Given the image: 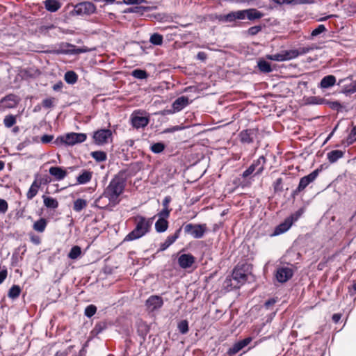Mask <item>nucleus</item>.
Instances as JSON below:
<instances>
[{
    "instance_id": "1",
    "label": "nucleus",
    "mask_w": 356,
    "mask_h": 356,
    "mask_svg": "<svg viewBox=\"0 0 356 356\" xmlns=\"http://www.w3.org/2000/svg\"><path fill=\"white\" fill-rule=\"evenodd\" d=\"M136 227L124 238V241L138 239L147 234L152 225V218H147L142 216L135 218Z\"/></svg>"
},
{
    "instance_id": "2",
    "label": "nucleus",
    "mask_w": 356,
    "mask_h": 356,
    "mask_svg": "<svg viewBox=\"0 0 356 356\" xmlns=\"http://www.w3.org/2000/svg\"><path fill=\"white\" fill-rule=\"evenodd\" d=\"M124 189V183L123 180L119 177H114L106 188L104 195L107 197L110 202H115L118 201L119 196L123 193Z\"/></svg>"
},
{
    "instance_id": "3",
    "label": "nucleus",
    "mask_w": 356,
    "mask_h": 356,
    "mask_svg": "<svg viewBox=\"0 0 356 356\" xmlns=\"http://www.w3.org/2000/svg\"><path fill=\"white\" fill-rule=\"evenodd\" d=\"M184 231L186 234L191 236L194 238H201L207 232L206 224L188 223L184 225Z\"/></svg>"
},
{
    "instance_id": "4",
    "label": "nucleus",
    "mask_w": 356,
    "mask_h": 356,
    "mask_svg": "<svg viewBox=\"0 0 356 356\" xmlns=\"http://www.w3.org/2000/svg\"><path fill=\"white\" fill-rule=\"evenodd\" d=\"M266 159L261 156L258 159L254 160L252 163L242 173V177L245 179L254 172L255 175H260L264 170V164Z\"/></svg>"
},
{
    "instance_id": "5",
    "label": "nucleus",
    "mask_w": 356,
    "mask_h": 356,
    "mask_svg": "<svg viewBox=\"0 0 356 356\" xmlns=\"http://www.w3.org/2000/svg\"><path fill=\"white\" fill-rule=\"evenodd\" d=\"M294 270L292 265L282 266L277 267L275 271L276 280L280 283H285L293 275Z\"/></svg>"
},
{
    "instance_id": "6",
    "label": "nucleus",
    "mask_w": 356,
    "mask_h": 356,
    "mask_svg": "<svg viewBox=\"0 0 356 356\" xmlns=\"http://www.w3.org/2000/svg\"><path fill=\"white\" fill-rule=\"evenodd\" d=\"M320 172L319 169H316L312 172L310 174L302 177L300 179L299 184L296 190L292 193L293 196L298 195L301 191H302L310 183L313 182L318 175Z\"/></svg>"
},
{
    "instance_id": "7",
    "label": "nucleus",
    "mask_w": 356,
    "mask_h": 356,
    "mask_svg": "<svg viewBox=\"0 0 356 356\" xmlns=\"http://www.w3.org/2000/svg\"><path fill=\"white\" fill-rule=\"evenodd\" d=\"M73 13L76 15H90L96 12V6L92 2L83 1L77 3L73 10Z\"/></svg>"
},
{
    "instance_id": "8",
    "label": "nucleus",
    "mask_w": 356,
    "mask_h": 356,
    "mask_svg": "<svg viewBox=\"0 0 356 356\" xmlns=\"http://www.w3.org/2000/svg\"><path fill=\"white\" fill-rule=\"evenodd\" d=\"M130 118L131 125L137 129L145 127L149 122V118L147 116H143V112L140 110L135 111L131 115Z\"/></svg>"
},
{
    "instance_id": "9",
    "label": "nucleus",
    "mask_w": 356,
    "mask_h": 356,
    "mask_svg": "<svg viewBox=\"0 0 356 356\" xmlns=\"http://www.w3.org/2000/svg\"><path fill=\"white\" fill-rule=\"evenodd\" d=\"M258 132V129H247L242 130L238 134L240 142L242 144L246 145H250L253 143L254 140L257 138Z\"/></svg>"
},
{
    "instance_id": "10",
    "label": "nucleus",
    "mask_w": 356,
    "mask_h": 356,
    "mask_svg": "<svg viewBox=\"0 0 356 356\" xmlns=\"http://www.w3.org/2000/svg\"><path fill=\"white\" fill-rule=\"evenodd\" d=\"M112 137V131L108 129H102L94 132L93 140L95 144L102 145L108 143Z\"/></svg>"
},
{
    "instance_id": "11",
    "label": "nucleus",
    "mask_w": 356,
    "mask_h": 356,
    "mask_svg": "<svg viewBox=\"0 0 356 356\" xmlns=\"http://www.w3.org/2000/svg\"><path fill=\"white\" fill-rule=\"evenodd\" d=\"M87 139L86 134L70 132L65 134L66 145L74 146L83 143Z\"/></svg>"
},
{
    "instance_id": "12",
    "label": "nucleus",
    "mask_w": 356,
    "mask_h": 356,
    "mask_svg": "<svg viewBox=\"0 0 356 356\" xmlns=\"http://www.w3.org/2000/svg\"><path fill=\"white\" fill-rule=\"evenodd\" d=\"M146 307L149 312H154L160 309L163 305V300L159 296H151L146 300Z\"/></svg>"
},
{
    "instance_id": "13",
    "label": "nucleus",
    "mask_w": 356,
    "mask_h": 356,
    "mask_svg": "<svg viewBox=\"0 0 356 356\" xmlns=\"http://www.w3.org/2000/svg\"><path fill=\"white\" fill-rule=\"evenodd\" d=\"M190 104L188 97L186 96H181L177 98L172 104V111H169V113H174L183 110Z\"/></svg>"
},
{
    "instance_id": "14",
    "label": "nucleus",
    "mask_w": 356,
    "mask_h": 356,
    "mask_svg": "<svg viewBox=\"0 0 356 356\" xmlns=\"http://www.w3.org/2000/svg\"><path fill=\"white\" fill-rule=\"evenodd\" d=\"M251 341H252V338L247 337L243 340L236 342L232 346V347H231L228 349L227 354L229 355V356H232L233 355L236 354L240 350H241L243 348L247 346Z\"/></svg>"
},
{
    "instance_id": "15",
    "label": "nucleus",
    "mask_w": 356,
    "mask_h": 356,
    "mask_svg": "<svg viewBox=\"0 0 356 356\" xmlns=\"http://www.w3.org/2000/svg\"><path fill=\"white\" fill-rule=\"evenodd\" d=\"M232 279L236 282L237 284H243L248 278V275L245 273L243 268L236 266L232 272Z\"/></svg>"
},
{
    "instance_id": "16",
    "label": "nucleus",
    "mask_w": 356,
    "mask_h": 356,
    "mask_svg": "<svg viewBox=\"0 0 356 356\" xmlns=\"http://www.w3.org/2000/svg\"><path fill=\"white\" fill-rule=\"evenodd\" d=\"M195 261V257L191 254H183L178 258V264L182 268H188L191 267Z\"/></svg>"
},
{
    "instance_id": "17",
    "label": "nucleus",
    "mask_w": 356,
    "mask_h": 356,
    "mask_svg": "<svg viewBox=\"0 0 356 356\" xmlns=\"http://www.w3.org/2000/svg\"><path fill=\"white\" fill-rule=\"evenodd\" d=\"M181 231V227H179L173 234L168 236L165 241L160 245L159 251H164L168 249L172 244H173L179 237Z\"/></svg>"
},
{
    "instance_id": "18",
    "label": "nucleus",
    "mask_w": 356,
    "mask_h": 356,
    "mask_svg": "<svg viewBox=\"0 0 356 356\" xmlns=\"http://www.w3.org/2000/svg\"><path fill=\"white\" fill-rule=\"evenodd\" d=\"M292 224V220L289 218H286L283 222L275 227L271 236H275L286 232L290 229Z\"/></svg>"
},
{
    "instance_id": "19",
    "label": "nucleus",
    "mask_w": 356,
    "mask_h": 356,
    "mask_svg": "<svg viewBox=\"0 0 356 356\" xmlns=\"http://www.w3.org/2000/svg\"><path fill=\"white\" fill-rule=\"evenodd\" d=\"M49 172L58 181L63 180L67 175L66 170L58 166L51 167Z\"/></svg>"
},
{
    "instance_id": "20",
    "label": "nucleus",
    "mask_w": 356,
    "mask_h": 356,
    "mask_svg": "<svg viewBox=\"0 0 356 356\" xmlns=\"http://www.w3.org/2000/svg\"><path fill=\"white\" fill-rule=\"evenodd\" d=\"M336 77L334 75L325 76L318 84V88L321 89H327L336 83Z\"/></svg>"
},
{
    "instance_id": "21",
    "label": "nucleus",
    "mask_w": 356,
    "mask_h": 356,
    "mask_svg": "<svg viewBox=\"0 0 356 356\" xmlns=\"http://www.w3.org/2000/svg\"><path fill=\"white\" fill-rule=\"evenodd\" d=\"M45 9L50 13H55L61 8L58 0H45L43 2Z\"/></svg>"
},
{
    "instance_id": "22",
    "label": "nucleus",
    "mask_w": 356,
    "mask_h": 356,
    "mask_svg": "<svg viewBox=\"0 0 356 356\" xmlns=\"http://www.w3.org/2000/svg\"><path fill=\"white\" fill-rule=\"evenodd\" d=\"M345 152L340 149H334L327 154V159L330 163L337 162L344 156Z\"/></svg>"
},
{
    "instance_id": "23",
    "label": "nucleus",
    "mask_w": 356,
    "mask_h": 356,
    "mask_svg": "<svg viewBox=\"0 0 356 356\" xmlns=\"http://www.w3.org/2000/svg\"><path fill=\"white\" fill-rule=\"evenodd\" d=\"M41 186V183L38 180H34V181L31 185L27 193L26 197L28 200H32L38 193V190Z\"/></svg>"
},
{
    "instance_id": "24",
    "label": "nucleus",
    "mask_w": 356,
    "mask_h": 356,
    "mask_svg": "<svg viewBox=\"0 0 356 356\" xmlns=\"http://www.w3.org/2000/svg\"><path fill=\"white\" fill-rule=\"evenodd\" d=\"M247 19L250 21L261 19L264 16V13L255 8L246 9Z\"/></svg>"
},
{
    "instance_id": "25",
    "label": "nucleus",
    "mask_w": 356,
    "mask_h": 356,
    "mask_svg": "<svg viewBox=\"0 0 356 356\" xmlns=\"http://www.w3.org/2000/svg\"><path fill=\"white\" fill-rule=\"evenodd\" d=\"M92 178V172L88 170H83L77 178V182L79 184H85L89 182Z\"/></svg>"
},
{
    "instance_id": "26",
    "label": "nucleus",
    "mask_w": 356,
    "mask_h": 356,
    "mask_svg": "<svg viewBox=\"0 0 356 356\" xmlns=\"http://www.w3.org/2000/svg\"><path fill=\"white\" fill-rule=\"evenodd\" d=\"M342 92L346 95H350L356 92V81H351L349 83L344 84Z\"/></svg>"
},
{
    "instance_id": "27",
    "label": "nucleus",
    "mask_w": 356,
    "mask_h": 356,
    "mask_svg": "<svg viewBox=\"0 0 356 356\" xmlns=\"http://www.w3.org/2000/svg\"><path fill=\"white\" fill-rule=\"evenodd\" d=\"M257 67L263 73H270L273 71L270 63L264 59H260L257 63Z\"/></svg>"
},
{
    "instance_id": "28",
    "label": "nucleus",
    "mask_w": 356,
    "mask_h": 356,
    "mask_svg": "<svg viewBox=\"0 0 356 356\" xmlns=\"http://www.w3.org/2000/svg\"><path fill=\"white\" fill-rule=\"evenodd\" d=\"M44 204L47 208L49 209H56L58 207V202L56 199L51 197H47L45 195L42 196Z\"/></svg>"
},
{
    "instance_id": "29",
    "label": "nucleus",
    "mask_w": 356,
    "mask_h": 356,
    "mask_svg": "<svg viewBox=\"0 0 356 356\" xmlns=\"http://www.w3.org/2000/svg\"><path fill=\"white\" fill-rule=\"evenodd\" d=\"M168 222L165 219H158L155 223V229L159 233H163L167 230Z\"/></svg>"
},
{
    "instance_id": "30",
    "label": "nucleus",
    "mask_w": 356,
    "mask_h": 356,
    "mask_svg": "<svg viewBox=\"0 0 356 356\" xmlns=\"http://www.w3.org/2000/svg\"><path fill=\"white\" fill-rule=\"evenodd\" d=\"M325 102L327 99L317 96H311L307 99V104L310 105L325 104Z\"/></svg>"
},
{
    "instance_id": "31",
    "label": "nucleus",
    "mask_w": 356,
    "mask_h": 356,
    "mask_svg": "<svg viewBox=\"0 0 356 356\" xmlns=\"http://www.w3.org/2000/svg\"><path fill=\"white\" fill-rule=\"evenodd\" d=\"M47 220L44 218H40L33 224L34 230L38 232H43L47 227Z\"/></svg>"
},
{
    "instance_id": "32",
    "label": "nucleus",
    "mask_w": 356,
    "mask_h": 356,
    "mask_svg": "<svg viewBox=\"0 0 356 356\" xmlns=\"http://www.w3.org/2000/svg\"><path fill=\"white\" fill-rule=\"evenodd\" d=\"M87 206V201L86 200L78 198L74 202L73 209L76 212H80Z\"/></svg>"
},
{
    "instance_id": "33",
    "label": "nucleus",
    "mask_w": 356,
    "mask_h": 356,
    "mask_svg": "<svg viewBox=\"0 0 356 356\" xmlns=\"http://www.w3.org/2000/svg\"><path fill=\"white\" fill-rule=\"evenodd\" d=\"M65 81L68 84H74L78 79L76 74L74 71H67L65 74Z\"/></svg>"
},
{
    "instance_id": "34",
    "label": "nucleus",
    "mask_w": 356,
    "mask_h": 356,
    "mask_svg": "<svg viewBox=\"0 0 356 356\" xmlns=\"http://www.w3.org/2000/svg\"><path fill=\"white\" fill-rule=\"evenodd\" d=\"M91 156L97 162H102L106 160V154L103 151H95L91 152Z\"/></svg>"
},
{
    "instance_id": "35",
    "label": "nucleus",
    "mask_w": 356,
    "mask_h": 356,
    "mask_svg": "<svg viewBox=\"0 0 356 356\" xmlns=\"http://www.w3.org/2000/svg\"><path fill=\"white\" fill-rule=\"evenodd\" d=\"M21 288L18 285H13L8 291V296L11 299H15L19 296Z\"/></svg>"
},
{
    "instance_id": "36",
    "label": "nucleus",
    "mask_w": 356,
    "mask_h": 356,
    "mask_svg": "<svg viewBox=\"0 0 356 356\" xmlns=\"http://www.w3.org/2000/svg\"><path fill=\"white\" fill-rule=\"evenodd\" d=\"M131 76L138 79H145L148 76V74L145 70L136 69L131 72Z\"/></svg>"
},
{
    "instance_id": "37",
    "label": "nucleus",
    "mask_w": 356,
    "mask_h": 356,
    "mask_svg": "<svg viewBox=\"0 0 356 356\" xmlns=\"http://www.w3.org/2000/svg\"><path fill=\"white\" fill-rule=\"evenodd\" d=\"M217 19L221 22H232L236 20L234 11L226 15H220Z\"/></svg>"
},
{
    "instance_id": "38",
    "label": "nucleus",
    "mask_w": 356,
    "mask_h": 356,
    "mask_svg": "<svg viewBox=\"0 0 356 356\" xmlns=\"http://www.w3.org/2000/svg\"><path fill=\"white\" fill-rule=\"evenodd\" d=\"M81 254V249L79 246H73L70 252L68 253V257L71 259H77Z\"/></svg>"
},
{
    "instance_id": "39",
    "label": "nucleus",
    "mask_w": 356,
    "mask_h": 356,
    "mask_svg": "<svg viewBox=\"0 0 356 356\" xmlns=\"http://www.w3.org/2000/svg\"><path fill=\"white\" fill-rule=\"evenodd\" d=\"M16 116L13 115H6L3 119V124L6 127L10 128L16 123Z\"/></svg>"
},
{
    "instance_id": "40",
    "label": "nucleus",
    "mask_w": 356,
    "mask_h": 356,
    "mask_svg": "<svg viewBox=\"0 0 356 356\" xmlns=\"http://www.w3.org/2000/svg\"><path fill=\"white\" fill-rule=\"evenodd\" d=\"M163 41V36L159 33H154L149 38V42L154 45H161Z\"/></svg>"
},
{
    "instance_id": "41",
    "label": "nucleus",
    "mask_w": 356,
    "mask_h": 356,
    "mask_svg": "<svg viewBox=\"0 0 356 356\" xmlns=\"http://www.w3.org/2000/svg\"><path fill=\"white\" fill-rule=\"evenodd\" d=\"M266 58L268 60H270L278 61V62H282V61L286 60L284 52L278 53V54H271V55H267Z\"/></svg>"
},
{
    "instance_id": "42",
    "label": "nucleus",
    "mask_w": 356,
    "mask_h": 356,
    "mask_svg": "<svg viewBox=\"0 0 356 356\" xmlns=\"http://www.w3.org/2000/svg\"><path fill=\"white\" fill-rule=\"evenodd\" d=\"M165 146L163 143L159 142L152 144L150 147V149L155 154H159L165 149Z\"/></svg>"
},
{
    "instance_id": "43",
    "label": "nucleus",
    "mask_w": 356,
    "mask_h": 356,
    "mask_svg": "<svg viewBox=\"0 0 356 356\" xmlns=\"http://www.w3.org/2000/svg\"><path fill=\"white\" fill-rule=\"evenodd\" d=\"M177 328L181 334H186L188 332V322L186 320L181 321L178 323Z\"/></svg>"
},
{
    "instance_id": "44",
    "label": "nucleus",
    "mask_w": 356,
    "mask_h": 356,
    "mask_svg": "<svg viewBox=\"0 0 356 356\" xmlns=\"http://www.w3.org/2000/svg\"><path fill=\"white\" fill-rule=\"evenodd\" d=\"M107 327V324L106 322H104V321H102V322H99V323H97L93 330H92V332L95 334H98L99 333H101L102 331H104V330H106Z\"/></svg>"
},
{
    "instance_id": "45",
    "label": "nucleus",
    "mask_w": 356,
    "mask_h": 356,
    "mask_svg": "<svg viewBox=\"0 0 356 356\" xmlns=\"http://www.w3.org/2000/svg\"><path fill=\"white\" fill-rule=\"evenodd\" d=\"M97 312V307L94 305H90L87 306L85 309V316H86L88 318H91Z\"/></svg>"
},
{
    "instance_id": "46",
    "label": "nucleus",
    "mask_w": 356,
    "mask_h": 356,
    "mask_svg": "<svg viewBox=\"0 0 356 356\" xmlns=\"http://www.w3.org/2000/svg\"><path fill=\"white\" fill-rule=\"evenodd\" d=\"M284 52V56H285V58H286V60H291V59L296 58H297L299 56L297 49H292V50H289V51H285Z\"/></svg>"
},
{
    "instance_id": "47",
    "label": "nucleus",
    "mask_w": 356,
    "mask_h": 356,
    "mask_svg": "<svg viewBox=\"0 0 356 356\" xmlns=\"http://www.w3.org/2000/svg\"><path fill=\"white\" fill-rule=\"evenodd\" d=\"M356 141V125L353 127L347 137L348 144H353Z\"/></svg>"
},
{
    "instance_id": "48",
    "label": "nucleus",
    "mask_w": 356,
    "mask_h": 356,
    "mask_svg": "<svg viewBox=\"0 0 356 356\" xmlns=\"http://www.w3.org/2000/svg\"><path fill=\"white\" fill-rule=\"evenodd\" d=\"M326 31V28L323 24H319L316 29H314L311 33L312 37L317 36L321 33L325 32Z\"/></svg>"
},
{
    "instance_id": "49",
    "label": "nucleus",
    "mask_w": 356,
    "mask_h": 356,
    "mask_svg": "<svg viewBox=\"0 0 356 356\" xmlns=\"http://www.w3.org/2000/svg\"><path fill=\"white\" fill-rule=\"evenodd\" d=\"M325 104L328 105L330 108L336 111H340L342 108L341 104L337 101L331 102L327 100Z\"/></svg>"
},
{
    "instance_id": "50",
    "label": "nucleus",
    "mask_w": 356,
    "mask_h": 356,
    "mask_svg": "<svg viewBox=\"0 0 356 356\" xmlns=\"http://www.w3.org/2000/svg\"><path fill=\"white\" fill-rule=\"evenodd\" d=\"M55 99L54 97L46 98L42 101V106L46 108H50L54 106Z\"/></svg>"
},
{
    "instance_id": "51",
    "label": "nucleus",
    "mask_w": 356,
    "mask_h": 356,
    "mask_svg": "<svg viewBox=\"0 0 356 356\" xmlns=\"http://www.w3.org/2000/svg\"><path fill=\"white\" fill-rule=\"evenodd\" d=\"M15 98L16 97L13 95H7L6 97H5L3 99H2V102H6V101H9L10 102L8 105L7 106L8 107H13L15 104H16V100H15Z\"/></svg>"
},
{
    "instance_id": "52",
    "label": "nucleus",
    "mask_w": 356,
    "mask_h": 356,
    "mask_svg": "<svg viewBox=\"0 0 356 356\" xmlns=\"http://www.w3.org/2000/svg\"><path fill=\"white\" fill-rule=\"evenodd\" d=\"M171 209L169 208H163L159 213V219H165L168 218L170 216V213Z\"/></svg>"
},
{
    "instance_id": "53",
    "label": "nucleus",
    "mask_w": 356,
    "mask_h": 356,
    "mask_svg": "<svg viewBox=\"0 0 356 356\" xmlns=\"http://www.w3.org/2000/svg\"><path fill=\"white\" fill-rule=\"evenodd\" d=\"M234 15H235L236 20V19L242 20V19H244L247 18L246 10H241L234 11Z\"/></svg>"
},
{
    "instance_id": "54",
    "label": "nucleus",
    "mask_w": 356,
    "mask_h": 356,
    "mask_svg": "<svg viewBox=\"0 0 356 356\" xmlns=\"http://www.w3.org/2000/svg\"><path fill=\"white\" fill-rule=\"evenodd\" d=\"M8 204L7 202L3 199L0 198V213L4 214L8 211Z\"/></svg>"
},
{
    "instance_id": "55",
    "label": "nucleus",
    "mask_w": 356,
    "mask_h": 356,
    "mask_svg": "<svg viewBox=\"0 0 356 356\" xmlns=\"http://www.w3.org/2000/svg\"><path fill=\"white\" fill-rule=\"evenodd\" d=\"M261 31V26H252L250 27L248 30V33L250 35H257L259 32H260Z\"/></svg>"
},
{
    "instance_id": "56",
    "label": "nucleus",
    "mask_w": 356,
    "mask_h": 356,
    "mask_svg": "<svg viewBox=\"0 0 356 356\" xmlns=\"http://www.w3.org/2000/svg\"><path fill=\"white\" fill-rule=\"evenodd\" d=\"M314 47H299L298 49H297V50H298V54L300 56V55H303V54H307V53L310 52L311 51L314 50Z\"/></svg>"
},
{
    "instance_id": "57",
    "label": "nucleus",
    "mask_w": 356,
    "mask_h": 356,
    "mask_svg": "<svg viewBox=\"0 0 356 356\" xmlns=\"http://www.w3.org/2000/svg\"><path fill=\"white\" fill-rule=\"evenodd\" d=\"M282 179L278 178L275 180V181L273 184V187L275 191H281L282 190Z\"/></svg>"
},
{
    "instance_id": "58",
    "label": "nucleus",
    "mask_w": 356,
    "mask_h": 356,
    "mask_svg": "<svg viewBox=\"0 0 356 356\" xmlns=\"http://www.w3.org/2000/svg\"><path fill=\"white\" fill-rule=\"evenodd\" d=\"M54 143L56 145H66V140H65V134L63 136H60L56 138V139L54 141Z\"/></svg>"
},
{
    "instance_id": "59",
    "label": "nucleus",
    "mask_w": 356,
    "mask_h": 356,
    "mask_svg": "<svg viewBox=\"0 0 356 356\" xmlns=\"http://www.w3.org/2000/svg\"><path fill=\"white\" fill-rule=\"evenodd\" d=\"M54 139L53 135L44 134L41 137V142L44 144L49 143Z\"/></svg>"
},
{
    "instance_id": "60",
    "label": "nucleus",
    "mask_w": 356,
    "mask_h": 356,
    "mask_svg": "<svg viewBox=\"0 0 356 356\" xmlns=\"http://www.w3.org/2000/svg\"><path fill=\"white\" fill-rule=\"evenodd\" d=\"M183 129H184V127L179 126V125L173 126V127H169V128H167L166 129H165L164 133H173V132H175L177 131H180Z\"/></svg>"
},
{
    "instance_id": "61",
    "label": "nucleus",
    "mask_w": 356,
    "mask_h": 356,
    "mask_svg": "<svg viewBox=\"0 0 356 356\" xmlns=\"http://www.w3.org/2000/svg\"><path fill=\"white\" fill-rule=\"evenodd\" d=\"M272 1L278 5H289L292 3L295 4L296 0H272Z\"/></svg>"
},
{
    "instance_id": "62",
    "label": "nucleus",
    "mask_w": 356,
    "mask_h": 356,
    "mask_svg": "<svg viewBox=\"0 0 356 356\" xmlns=\"http://www.w3.org/2000/svg\"><path fill=\"white\" fill-rule=\"evenodd\" d=\"M8 275V272L6 269H3L0 270V284L3 282V281L6 279Z\"/></svg>"
},
{
    "instance_id": "63",
    "label": "nucleus",
    "mask_w": 356,
    "mask_h": 356,
    "mask_svg": "<svg viewBox=\"0 0 356 356\" xmlns=\"http://www.w3.org/2000/svg\"><path fill=\"white\" fill-rule=\"evenodd\" d=\"M197 58L202 61H204L207 59V54L204 51H200L197 54Z\"/></svg>"
},
{
    "instance_id": "64",
    "label": "nucleus",
    "mask_w": 356,
    "mask_h": 356,
    "mask_svg": "<svg viewBox=\"0 0 356 356\" xmlns=\"http://www.w3.org/2000/svg\"><path fill=\"white\" fill-rule=\"evenodd\" d=\"M276 302L274 298H270L266 301L264 306L266 309H269L270 306L273 305Z\"/></svg>"
}]
</instances>
